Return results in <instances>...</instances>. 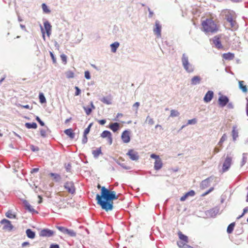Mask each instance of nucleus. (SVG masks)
<instances>
[{
	"label": "nucleus",
	"mask_w": 248,
	"mask_h": 248,
	"mask_svg": "<svg viewBox=\"0 0 248 248\" xmlns=\"http://www.w3.org/2000/svg\"><path fill=\"white\" fill-rule=\"evenodd\" d=\"M97 188H101L100 195L97 194L96 197L97 203L107 212L111 210L113 207V201L118 199L119 196L116 195L114 191L109 190L105 186L101 187L100 185L97 186Z\"/></svg>",
	"instance_id": "obj_1"
},
{
	"label": "nucleus",
	"mask_w": 248,
	"mask_h": 248,
	"mask_svg": "<svg viewBox=\"0 0 248 248\" xmlns=\"http://www.w3.org/2000/svg\"><path fill=\"white\" fill-rule=\"evenodd\" d=\"M201 30L206 34H213L220 30V26L218 21L210 15L206 17H202Z\"/></svg>",
	"instance_id": "obj_2"
},
{
	"label": "nucleus",
	"mask_w": 248,
	"mask_h": 248,
	"mask_svg": "<svg viewBox=\"0 0 248 248\" xmlns=\"http://www.w3.org/2000/svg\"><path fill=\"white\" fill-rule=\"evenodd\" d=\"M222 14L224 16L225 18L230 23V28L232 30L236 29L237 28V25L235 20L236 16L234 12L226 9L222 11Z\"/></svg>",
	"instance_id": "obj_3"
},
{
	"label": "nucleus",
	"mask_w": 248,
	"mask_h": 248,
	"mask_svg": "<svg viewBox=\"0 0 248 248\" xmlns=\"http://www.w3.org/2000/svg\"><path fill=\"white\" fill-rule=\"evenodd\" d=\"M178 235L180 241L177 242V245L181 248H191V247L187 245L188 242V237L183 234L181 231L178 232Z\"/></svg>",
	"instance_id": "obj_4"
},
{
	"label": "nucleus",
	"mask_w": 248,
	"mask_h": 248,
	"mask_svg": "<svg viewBox=\"0 0 248 248\" xmlns=\"http://www.w3.org/2000/svg\"><path fill=\"white\" fill-rule=\"evenodd\" d=\"M65 191L71 195H74L76 193V187L72 181H67L63 185Z\"/></svg>",
	"instance_id": "obj_5"
},
{
	"label": "nucleus",
	"mask_w": 248,
	"mask_h": 248,
	"mask_svg": "<svg viewBox=\"0 0 248 248\" xmlns=\"http://www.w3.org/2000/svg\"><path fill=\"white\" fill-rule=\"evenodd\" d=\"M182 62L184 68L187 72L190 73L194 71L193 67L189 63L188 57L185 54L183 55Z\"/></svg>",
	"instance_id": "obj_6"
},
{
	"label": "nucleus",
	"mask_w": 248,
	"mask_h": 248,
	"mask_svg": "<svg viewBox=\"0 0 248 248\" xmlns=\"http://www.w3.org/2000/svg\"><path fill=\"white\" fill-rule=\"evenodd\" d=\"M44 29L42 27H41V31L42 33L43 37L44 40H45V31H46L47 36L49 37L51 33V28L52 26L48 21H46L44 23Z\"/></svg>",
	"instance_id": "obj_7"
},
{
	"label": "nucleus",
	"mask_w": 248,
	"mask_h": 248,
	"mask_svg": "<svg viewBox=\"0 0 248 248\" xmlns=\"http://www.w3.org/2000/svg\"><path fill=\"white\" fill-rule=\"evenodd\" d=\"M232 161V157L229 155H227L222 165V172H225L229 170Z\"/></svg>",
	"instance_id": "obj_8"
},
{
	"label": "nucleus",
	"mask_w": 248,
	"mask_h": 248,
	"mask_svg": "<svg viewBox=\"0 0 248 248\" xmlns=\"http://www.w3.org/2000/svg\"><path fill=\"white\" fill-rule=\"evenodd\" d=\"M0 223L3 225L2 229L4 231H11L13 228L11 222L8 219H3L0 221Z\"/></svg>",
	"instance_id": "obj_9"
},
{
	"label": "nucleus",
	"mask_w": 248,
	"mask_h": 248,
	"mask_svg": "<svg viewBox=\"0 0 248 248\" xmlns=\"http://www.w3.org/2000/svg\"><path fill=\"white\" fill-rule=\"evenodd\" d=\"M102 138H107V141L109 145H111L112 143V138L111 133L108 130L104 131L101 134Z\"/></svg>",
	"instance_id": "obj_10"
},
{
	"label": "nucleus",
	"mask_w": 248,
	"mask_h": 248,
	"mask_svg": "<svg viewBox=\"0 0 248 248\" xmlns=\"http://www.w3.org/2000/svg\"><path fill=\"white\" fill-rule=\"evenodd\" d=\"M221 35H216L214 37L213 39V42L215 46L218 49L223 48V46L221 43Z\"/></svg>",
	"instance_id": "obj_11"
},
{
	"label": "nucleus",
	"mask_w": 248,
	"mask_h": 248,
	"mask_svg": "<svg viewBox=\"0 0 248 248\" xmlns=\"http://www.w3.org/2000/svg\"><path fill=\"white\" fill-rule=\"evenodd\" d=\"M121 138L124 143H128L130 141V132L124 130L122 134Z\"/></svg>",
	"instance_id": "obj_12"
},
{
	"label": "nucleus",
	"mask_w": 248,
	"mask_h": 248,
	"mask_svg": "<svg viewBox=\"0 0 248 248\" xmlns=\"http://www.w3.org/2000/svg\"><path fill=\"white\" fill-rule=\"evenodd\" d=\"M126 155L132 160H138L139 158L138 153L132 149L129 150Z\"/></svg>",
	"instance_id": "obj_13"
},
{
	"label": "nucleus",
	"mask_w": 248,
	"mask_h": 248,
	"mask_svg": "<svg viewBox=\"0 0 248 248\" xmlns=\"http://www.w3.org/2000/svg\"><path fill=\"white\" fill-rule=\"evenodd\" d=\"M229 102V98L225 95H221L218 98V104L221 107L225 106Z\"/></svg>",
	"instance_id": "obj_14"
},
{
	"label": "nucleus",
	"mask_w": 248,
	"mask_h": 248,
	"mask_svg": "<svg viewBox=\"0 0 248 248\" xmlns=\"http://www.w3.org/2000/svg\"><path fill=\"white\" fill-rule=\"evenodd\" d=\"M54 232L49 229L42 230L40 232V236L42 237H50L53 235Z\"/></svg>",
	"instance_id": "obj_15"
},
{
	"label": "nucleus",
	"mask_w": 248,
	"mask_h": 248,
	"mask_svg": "<svg viewBox=\"0 0 248 248\" xmlns=\"http://www.w3.org/2000/svg\"><path fill=\"white\" fill-rule=\"evenodd\" d=\"M214 95V93L213 91H209L205 94L203 100L205 102H209L213 98Z\"/></svg>",
	"instance_id": "obj_16"
},
{
	"label": "nucleus",
	"mask_w": 248,
	"mask_h": 248,
	"mask_svg": "<svg viewBox=\"0 0 248 248\" xmlns=\"http://www.w3.org/2000/svg\"><path fill=\"white\" fill-rule=\"evenodd\" d=\"M155 26L154 32L158 37H160L161 36V26L159 25L158 21H156L155 22Z\"/></svg>",
	"instance_id": "obj_17"
},
{
	"label": "nucleus",
	"mask_w": 248,
	"mask_h": 248,
	"mask_svg": "<svg viewBox=\"0 0 248 248\" xmlns=\"http://www.w3.org/2000/svg\"><path fill=\"white\" fill-rule=\"evenodd\" d=\"M86 115H89L92 112L93 109H95V106L93 105V102H90V107H83Z\"/></svg>",
	"instance_id": "obj_18"
},
{
	"label": "nucleus",
	"mask_w": 248,
	"mask_h": 248,
	"mask_svg": "<svg viewBox=\"0 0 248 248\" xmlns=\"http://www.w3.org/2000/svg\"><path fill=\"white\" fill-rule=\"evenodd\" d=\"M211 178V177L208 178L202 182L200 186L202 189H205L210 186Z\"/></svg>",
	"instance_id": "obj_19"
},
{
	"label": "nucleus",
	"mask_w": 248,
	"mask_h": 248,
	"mask_svg": "<svg viewBox=\"0 0 248 248\" xmlns=\"http://www.w3.org/2000/svg\"><path fill=\"white\" fill-rule=\"evenodd\" d=\"M222 57L225 60L231 61L234 58V54L232 53L228 52L223 54Z\"/></svg>",
	"instance_id": "obj_20"
},
{
	"label": "nucleus",
	"mask_w": 248,
	"mask_h": 248,
	"mask_svg": "<svg viewBox=\"0 0 248 248\" xmlns=\"http://www.w3.org/2000/svg\"><path fill=\"white\" fill-rule=\"evenodd\" d=\"M108 127L114 132L117 131L120 129V124L118 123H111Z\"/></svg>",
	"instance_id": "obj_21"
},
{
	"label": "nucleus",
	"mask_w": 248,
	"mask_h": 248,
	"mask_svg": "<svg viewBox=\"0 0 248 248\" xmlns=\"http://www.w3.org/2000/svg\"><path fill=\"white\" fill-rule=\"evenodd\" d=\"M162 162L161 158L155 160L154 165V169L155 170H159L162 167Z\"/></svg>",
	"instance_id": "obj_22"
},
{
	"label": "nucleus",
	"mask_w": 248,
	"mask_h": 248,
	"mask_svg": "<svg viewBox=\"0 0 248 248\" xmlns=\"http://www.w3.org/2000/svg\"><path fill=\"white\" fill-rule=\"evenodd\" d=\"M64 133L69 136L70 139H73L75 137V133L73 132V130L72 128H69L66 129L64 131Z\"/></svg>",
	"instance_id": "obj_23"
},
{
	"label": "nucleus",
	"mask_w": 248,
	"mask_h": 248,
	"mask_svg": "<svg viewBox=\"0 0 248 248\" xmlns=\"http://www.w3.org/2000/svg\"><path fill=\"white\" fill-rule=\"evenodd\" d=\"M244 84L245 82L244 81H239V87L244 93H247L248 92V89L246 85Z\"/></svg>",
	"instance_id": "obj_24"
},
{
	"label": "nucleus",
	"mask_w": 248,
	"mask_h": 248,
	"mask_svg": "<svg viewBox=\"0 0 248 248\" xmlns=\"http://www.w3.org/2000/svg\"><path fill=\"white\" fill-rule=\"evenodd\" d=\"M24 205L27 210L29 211L30 212H33L35 211L34 209L32 208V207L30 205V204L27 201H24L23 202Z\"/></svg>",
	"instance_id": "obj_25"
},
{
	"label": "nucleus",
	"mask_w": 248,
	"mask_h": 248,
	"mask_svg": "<svg viewBox=\"0 0 248 248\" xmlns=\"http://www.w3.org/2000/svg\"><path fill=\"white\" fill-rule=\"evenodd\" d=\"M201 78L199 76H194L191 79V84L192 85H196L200 83Z\"/></svg>",
	"instance_id": "obj_26"
},
{
	"label": "nucleus",
	"mask_w": 248,
	"mask_h": 248,
	"mask_svg": "<svg viewBox=\"0 0 248 248\" xmlns=\"http://www.w3.org/2000/svg\"><path fill=\"white\" fill-rule=\"evenodd\" d=\"M49 175L53 177V180L56 182H59L61 180V176L57 173H50Z\"/></svg>",
	"instance_id": "obj_27"
},
{
	"label": "nucleus",
	"mask_w": 248,
	"mask_h": 248,
	"mask_svg": "<svg viewBox=\"0 0 248 248\" xmlns=\"http://www.w3.org/2000/svg\"><path fill=\"white\" fill-rule=\"evenodd\" d=\"M26 234L27 236L31 239H33L35 237V232L32 231L31 229H27L26 230Z\"/></svg>",
	"instance_id": "obj_28"
},
{
	"label": "nucleus",
	"mask_w": 248,
	"mask_h": 248,
	"mask_svg": "<svg viewBox=\"0 0 248 248\" xmlns=\"http://www.w3.org/2000/svg\"><path fill=\"white\" fill-rule=\"evenodd\" d=\"M120 44L118 42H115L110 45L111 51L115 53L117 49L119 47Z\"/></svg>",
	"instance_id": "obj_29"
},
{
	"label": "nucleus",
	"mask_w": 248,
	"mask_h": 248,
	"mask_svg": "<svg viewBox=\"0 0 248 248\" xmlns=\"http://www.w3.org/2000/svg\"><path fill=\"white\" fill-rule=\"evenodd\" d=\"M25 126L28 129L33 128L36 129L37 127V124L35 123H27L25 124Z\"/></svg>",
	"instance_id": "obj_30"
},
{
	"label": "nucleus",
	"mask_w": 248,
	"mask_h": 248,
	"mask_svg": "<svg viewBox=\"0 0 248 248\" xmlns=\"http://www.w3.org/2000/svg\"><path fill=\"white\" fill-rule=\"evenodd\" d=\"M236 126H233L232 130V136L233 140H235L238 136V133L237 130H236Z\"/></svg>",
	"instance_id": "obj_31"
},
{
	"label": "nucleus",
	"mask_w": 248,
	"mask_h": 248,
	"mask_svg": "<svg viewBox=\"0 0 248 248\" xmlns=\"http://www.w3.org/2000/svg\"><path fill=\"white\" fill-rule=\"evenodd\" d=\"M39 98L40 102L41 104L46 103V98H45L44 94L42 93H39Z\"/></svg>",
	"instance_id": "obj_32"
},
{
	"label": "nucleus",
	"mask_w": 248,
	"mask_h": 248,
	"mask_svg": "<svg viewBox=\"0 0 248 248\" xmlns=\"http://www.w3.org/2000/svg\"><path fill=\"white\" fill-rule=\"evenodd\" d=\"M234 225H235L234 223H232L228 226L227 231L228 233H231L232 232L233 229H234Z\"/></svg>",
	"instance_id": "obj_33"
},
{
	"label": "nucleus",
	"mask_w": 248,
	"mask_h": 248,
	"mask_svg": "<svg viewBox=\"0 0 248 248\" xmlns=\"http://www.w3.org/2000/svg\"><path fill=\"white\" fill-rule=\"evenodd\" d=\"M65 234H68L69 236L71 237H75L76 236V233L72 230L67 229L66 230Z\"/></svg>",
	"instance_id": "obj_34"
},
{
	"label": "nucleus",
	"mask_w": 248,
	"mask_h": 248,
	"mask_svg": "<svg viewBox=\"0 0 248 248\" xmlns=\"http://www.w3.org/2000/svg\"><path fill=\"white\" fill-rule=\"evenodd\" d=\"M5 216L9 218H15L16 217V216L13 214L11 211L9 210L6 213Z\"/></svg>",
	"instance_id": "obj_35"
},
{
	"label": "nucleus",
	"mask_w": 248,
	"mask_h": 248,
	"mask_svg": "<svg viewBox=\"0 0 248 248\" xmlns=\"http://www.w3.org/2000/svg\"><path fill=\"white\" fill-rule=\"evenodd\" d=\"M67 78H71L74 77V73L71 71H68L65 73Z\"/></svg>",
	"instance_id": "obj_36"
},
{
	"label": "nucleus",
	"mask_w": 248,
	"mask_h": 248,
	"mask_svg": "<svg viewBox=\"0 0 248 248\" xmlns=\"http://www.w3.org/2000/svg\"><path fill=\"white\" fill-rule=\"evenodd\" d=\"M179 112L176 110L172 109L170 111V117H174L179 116Z\"/></svg>",
	"instance_id": "obj_37"
},
{
	"label": "nucleus",
	"mask_w": 248,
	"mask_h": 248,
	"mask_svg": "<svg viewBox=\"0 0 248 248\" xmlns=\"http://www.w3.org/2000/svg\"><path fill=\"white\" fill-rule=\"evenodd\" d=\"M101 154V150L100 148L93 151V156L95 157H98Z\"/></svg>",
	"instance_id": "obj_38"
},
{
	"label": "nucleus",
	"mask_w": 248,
	"mask_h": 248,
	"mask_svg": "<svg viewBox=\"0 0 248 248\" xmlns=\"http://www.w3.org/2000/svg\"><path fill=\"white\" fill-rule=\"evenodd\" d=\"M42 8L43 11L46 13H49L50 11L47 8V5L45 3H43L42 4Z\"/></svg>",
	"instance_id": "obj_39"
},
{
	"label": "nucleus",
	"mask_w": 248,
	"mask_h": 248,
	"mask_svg": "<svg viewBox=\"0 0 248 248\" xmlns=\"http://www.w3.org/2000/svg\"><path fill=\"white\" fill-rule=\"evenodd\" d=\"M61 60L62 62L65 64H66L67 63V56L64 54H61Z\"/></svg>",
	"instance_id": "obj_40"
},
{
	"label": "nucleus",
	"mask_w": 248,
	"mask_h": 248,
	"mask_svg": "<svg viewBox=\"0 0 248 248\" xmlns=\"http://www.w3.org/2000/svg\"><path fill=\"white\" fill-rule=\"evenodd\" d=\"M92 125V124H90L89 126H88V127H87L84 131V136H87V135L90 132V128L91 127Z\"/></svg>",
	"instance_id": "obj_41"
},
{
	"label": "nucleus",
	"mask_w": 248,
	"mask_h": 248,
	"mask_svg": "<svg viewBox=\"0 0 248 248\" xmlns=\"http://www.w3.org/2000/svg\"><path fill=\"white\" fill-rule=\"evenodd\" d=\"M57 228L61 232H63V233H66V230H67V228H65L62 226H57Z\"/></svg>",
	"instance_id": "obj_42"
},
{
	"label": "nucleus",
	"mask_w": 248,
	"mask_h": 248,
	"mask_svg": "<svg viewBox=\"0 0 248 248\" xmlns=\"http://www.w3.org/2000/svg\"><path fill=\"white\" fill-rule=\"evenodd\" d=\"M101 101L103 102L104 103H105L106 104H110L111 102L109 99H108L107 98L104 97L101 99Z\"/></svg>",
	"instance_id": "obj_43"
},
{
	"label": "nucleus",
	"mask_w": 248,
	"mask_h": 248,
	"mask_svg": "<svg viewBox=\"0 0 248 248\" xmlns=\"http://www.w3.org/2000/svg\"><path fill=\"white\" fill-rule=\"evenodd\" d=\"M186 194L187 195V197L189 196H194L195 194V192L194 190H191L190 191L187 192L186 193Z\"/></svg>",
	"instance_id": "obj_44"
},
{
	"label": "nucleus",
	"mask_w": 248,
	"mask_h": 248,
	"mask_svg": "<svg viewBox=\"0 0 248 248\" xmlns=\"http://www.w3.org/2000/svg\"><path fill=\"white\" fill-rule=\"evenodd\" d=\"M247 161V157L243 156V158H242V160L241 161V167L243 166L246 164Z\"/></svg>",
	"instance_id": "obj_45"
},
{
	"label": "nucleus",
	"mask_w": 248,
	"mask_h": 248,
	"mask_svg": "<svg viewBox=\"0 0 248 248\" xmlns=\"http://www.w3.org/2000/svg\"><path fill=\"white\" fill-rule=\"evenodd\" d=\"M214 190V187H211L208 191H207L206 192L203 193L202 195V197H204L206 195H207V194H208L210 192H211V191H212L213 190Z\"/></svg>",
	"instance_id": "obj_46"
},
{
	"label": "nucleus",
	"mask_w": 248,
	"mask_h": 248,
	"mask_svg": "<svg viewBox=\"0 0 248 248\" xmlns=\"http://www.w3.org/2000/svg\"><path fill=\"white\" fill-rule=\"evenodd\" d=\"M75 89L76 90V92H75V95L76 96H78V95H79L81 93V91L79 89V88L77 87V86H76L75 87Z\"/></svg>",
	"instance_id": "obj_47"
},
{
	"label": "nucleus",
	"mask_w": 248,
	"mask_h": 248,
	"mask_svg": "<svg viewBox=\"0 0 248 248\" xmlns=\"http://www.w3.org/2000/svg\"><path fill=\"white\" fill-rule=\"evenodd\" d=\"M248 211V207H246L243 210V212L241 215L237 217V219H239L242 217Z\"/></svg>",
	"instance_id": "obj_48"
},
{
	"label": "nucleus",
	"mask_w": 248,
	"mask_h": 248,
	"mask_svg": "<svg viewBox=\"0 0 248 248\" xmlns=\"http://www.w3.org/2000/svg\"><path fill=\"white\" fill-rule=\"evenodd\" d=\"M40 134L42 137H45L46 135V131L45 129H41Z\"/></svg>",
	"instance_id": "obj_49"
},
{
	"label": "nucleus",
	"mask_w": 248,
	"mask_h": 248,
	"mask_svg": "<svg viewBox=\"0 0 248 248\" xmlns=\"http://www.w3.org/2000/svg\"><path fill=\"white\" fill-rule=\"evenodd\" d=\"M49 53H50V55L51 57V59L52 60V61H53V62L54 63H56V58L54 57V54H53V53L51 51L49 52Z\"/></svg>",
	"instance_id": "obj_50"
},
{
	"label": "nucleus",
	"mask_w": 248,
	"mask_h": 248,
	"mask_svg": "<svg viewBox=\"0 0 248 248\" xmlns=\"http://www.w3.org/2000/svg\"><path fill=\"white\" fill-rule=\"evenodd\" d=\"M85 78L87 79H90L91 78L90 73L88 71H86L85 72Z\"/></svg>",
	"instance_id": "obj_51"
},
{
	"label": "nucleus",
	"mask_w": 248,
	"mask_h": 248,
	"mask_svg": "<svg viewBox=\"0 0 248 248\" xmlns=\"http://www.w3.org/2000/svg\"><path fill=\"white\" fill-rule=\"evenodd\" d=\"M227 139V136L225 134H224L220 140V143H223Z\"/></svg>",
	"instance_id": "obj_52"
},
{
	"label": "nucleus",
	"mask_w": 248,
	"mask_h": 248,
	"mask_svg": "<svg viewBox=\"0 0 248 248\" xmlns=\"http://www.w3.org/2000/svg\"><path fill=\"white\" fill-rule=\"evenodd\" d=\"M36 120L40 124L41 126H44L45 125L44 123L39 118V117L37 116L36 117Z\"/></svg>",
	"instance_id": "obj_53"
},
{
	"label": "nucleus",
	"mask_w": 248,
	"mask_h": 248,
	"mask_svg": "<svg viewBox=\"0 0 248 248\" xmlns=\"http://www.w3.org/2000/svg\"><path fill=\"white\" fill-rule=\"evenodd\" d=\"M196 123V119H193L191 120H189L187 122V124H195Z\"/></svg>",
	"instance_id": "obj_54"
},
{
	"label": "nucleus",
	"mask_w": 248,
	"mask_h": 248,
	"mask_svg": "<svg viewBox=\"0 0 248 248\" xmlns=\"http://www.w3.org/2000/svg\"><path fill=\"white\" fill-rule=\"evenodd\" d=\"M151 157L152 158L155 159V160H157L158 159L160 158L158 155H157L154 154H152L151 155Z\"/></svg>",
	"instance_id": "obj_55"
},
{
	"label": "nucleus",
	"mask_w": 248,
	"mask_h": 248,
	"mask_svg": "<svg viewBox=\"0 0 248 248\" xmlns=\"http://www.w3.org/2000/svg\"><path fill=\"white\" fill-rule=\"evenodd\" d=\"M98 123L101 125H104L106 123V121L105 119L100 120L98 121Z\"/></svg>",
	"instance_id": "obj_56"
},
{
	"label": "nucleus",
	"mask_w": 248,
	"mask_h": 248,
	"mask_svg": "<svg viewBox=\"0 0 248 248\" xmlns=\"http://www.w3.org/2000/svg\"><path fill=\"white\" fill-rule=\"evenodd\" d=\"M49 248H60L59 245L58 244H51Z\"/></svg>",
	"instance_id": "obj_57"
},
{
	"label": "nucleus",
	"mask_w": 248,
	"mask_h": 248,
	"mask_svg": "<svg viewBox=\"0 0 248 248\" xmlns=\"http://www.w3.org/2000/svg\"><path fill=\"white\" fill-rule=\"evenodd\" d=\"M220 150V149L218 147H215L214 150V151H213V153L214 154H216L217 153H218Z\"/></svg>",
	"instance_id": "obj_58"
},
{
	"label": "nucleus",
	"mask_w": 248,
	"mask_h": 248,
	"mask_svg": "<svg viewBox=\"0 0 248 248\" xmlns=\"http://www.w3.org/2000/svg\"><path fill=\"white\" fill-rule=\"evenodd\" d=\"M187 197V195L185 194L183 196L181 197L180 200L181 201H185Z\"/></svg>",
	"instance_id": "obj_59"
},
{
	"label": "nucleus",
	"mask_w": 248,
	"mask_h": 248,
	"mask_svg": "<svg viewBox=\"0 0 248 248\" xmlns=\"http://www.w3.org/2000/svg\"><path fill=\"white\" fill-rule=\"evenodd\" d=\"M147 120L148 121L149 124H154V122L153 119L149 118H147Z\"/></svg>",
	"instance_id": "obj_60"
},
{
	"label": "nucleus",
	"mask_w": 248,
	"mask_h": 248,
	"mask_svg": "<svg viewBox=\"0 0 248 248\" xmlns=\"http://www.w3.org/2000/svg\"><path fill=\"white\" fill-rule=\"evenodd\" d=\"M87 140H88V139H87V136L84 135V137L82 140V142L83 143H85L87 142Z\"/></svg>",
	"instance_id": "obj_61"
},
{
	"label": "nucleus",
	"mask_w": 248,
	"mask_h": 248,
	"mask_svg": "<svg viewBox=\"0 0 248 248\" xmlns=\"http://www.w3.org/2000/svg\"><path fill=\"white\" fill-rule=\"evenodd\" d=\"M140 106V103L139 102H136L134 105H133V107H135L137 109Z\"/></svg>",
	"instance_id": "obj_62"
},
{
	"label": "nucleus",
	"mask_w": 248,
	"mask_h": 248,
	"mask_svg": "<svg viewBox=\"0 0 248 248\" xmlns=\"http://www.w3.org/2000/svg\"><path fill=\"white\" fill-rule=\"evenodd\" d=\"M31 149L32 151H39V148L38 147H35L33 146H31Z\"/></svg>",
	"instance_id": "obj_63"
},
{
	"label": "nucleus",
	"mask_w": 248,
	"mask_h": 248,
	"mask_svg": "<svg viewBox=\"0 0 248 248\" xmlns=\"http://www.w3.org/2000/svg\"><path fill=\"white\" fill-rule=\"evenodd\" d=\"M247 103L246 104V113L247 116H248V99H247Z\"/></svg>",
	"instance_id": "obj_64"
}]
</instances>
